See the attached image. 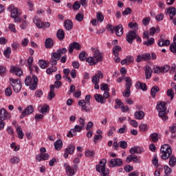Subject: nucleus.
Listing matches in <instances>:
<instances>
[{
	"label": "nucleus",
	"instance_id": "obj_1",
	"mask_svg": "<svg viewBox=\"0 0 176 176\" xmlns=\"http://www.w3.org/2000/svg\"><path fill=\"white\" fill-rule=\"evenodd\" d=\"M167 103L160 101L157 104L156 109L159 112L158 115L160 118H162V120H167L168 117H167Z\"/></svg>",
	"mask_w": 176,
	"mask_h": 176
},
{
	"label": "nucleus",
	"instance_id": "obj_2",
	"mask_svg": "<svg viewBox=\"0 0 176 176\" xmlns=\"http://www.w3.org/2000/svg\"><path fill=\"white\" fill-rule=\"evenodd\" d=\"M105 166H107V160L102 159L96 166V171H98V173H100L101 176L109 175V170Z\"/></svg>",
	"mask_w": 176,
	"mask_h": 176
},
{
	"label": "nucleus",
	"instance_id": "obj_3",
	"mask_svg": "<svg viewBox=\"0 0 176 176\" xmlns=\"http://www.w3.org/2000/svg\"><path fill=\"white\" fill-rule=\"evenodd\" d=\"M25 86H29L30 90H36L38 87V77L35 75L28 76L25 79Z\"/></svg>",
	"mask_w": 176,
	"mask_h": 176
},
{
	"label": "nucleus",
	"instance_id": "obj_4",
	"mask_svg": "<svg viewBox=\"0 0 176 176\" xmlns=\"http://www.w3.org/2000/svg\"><path fill=\"white\" fill-rule=\"evenodd\" d=\"M161 157L163 160H167L171 156L173 151L168 144H164L160 148Z\"/></svg>",
	"mask_w": 176,
	"mask_h": 176
},
{
	"label": "nucleus",
	"instance_id": "obj_5",
	"mask_svg": "<svg viewBox=\"0 0 176 176\" xmlns=\"http://www.w3.org/2000/svg\"><path fill=\"white\" fill-rule=\"evenodd\" d=\"M9 80L14 93H19L22 87L21 81L19 79H14L12 78H10Z\"/></svg>",
	"mask_w": 176,
	"mask_h": 176
},
{
	"label": "nucleus",
	"instance_id": "obj_6",
	"mask_svg": "<svg viewBox=\"0 0 176 176\" xmlns=\"http://www.w3.org/2000/svg\"><path fill=\"white\" fill-rule=\"evenodd\" d=\"M83 129V126H81L80 125H75L74 129H70L69 133L67 135V137L72 138L74 135H76V133H80Z\"/></svg>",
	"mask_w": 176,
	"mask_h": 176
},
{
	"label": "nucleus",
	"instance_id": "obj_7",
	"mask_svg": "<svg viewBox=\"0 0 176 176\" xmlns=\"http://www.w3.org/2000/svg\"><path fill=\"white\" fill-rule=\"evenodd\" d=\"M12 118L10 113H9L5 108L0 109V120L3 122L4 120H9Z\"/></svg>",
	"mask_w": 176,
	"mask_h": 176
},
{
	"label": "nucleus",
	"instance_id": "obj_8",
	"mask_svg": "<svg viewBox=\"0 0 176 176\" xmlns=\"http://www.w3.org/2000/svg\"><path fill=\"white\" fill-rule=\"evenodd\" d=\"M123 164V161L120 158H115L111 159L109 162V167H120Z\"/></svg>",
	"mask_w": 176,
	"mask_h": 176
},
{
	"label": "nucleus",
	"instance_id": "obj_9",
	"mask_svg": "<svg viewBox=\"0 0 176 176\" xmlns=\"http://www.w3.org/2000/svg\"><path fill=\"white\" fill-rule=\"evenodd\" d=\"M61 58V56L58 54L57 51L56 52H52L51 54V59H50V64L51 65H56L57 61Z\"/></svg>",
	"mask_w": 176,
	"mask_h": 176
},
{
	"label": "nucleus",
	"instance_id": "obj_10",
	"mask_svg": "<svg viewBox=\"0 0 176 176\" xmlns=\"http://www.w3.org/2000/svg\"><path fill=\"white\" fill-rule=\"evenodd\" d=\"M151 60V54H144L138 55L136 58L137 63H141V61H149Z\"/></svg>",
	"mask_w": 176,
	"mask_h": 176
},
{
	"label": "nucleus",
	"instance_id": "obj_11",
	"mask_svg": "<svg viewBox=\"0 0 176 176\" xmlns=\"http://www.w3.org/2000/svg\"><path fill=\"white\" fill-rule=\"evenodd\" d=\"M75 152V146L69 144L66 148L63 155L65 159H68V155H72Z\"/></svg>",
	"mask_w": 176,
	"mask_h": 176
},
{
	"label": "nucleus",
	"instance_id": "obj_12",
	"mask_svg": "<svg viewBox=\"0 0 176 176\" xmlns=\"http://www.w3.org/2000/svg\"><path fill=\"white\" fill-rule=\"evenodd\" d=\"M34 113V107L32 106H28L25 109V110L22 112V114L20 116V119H23L26 115H31V113Z\"/></svg>",
	"mask_w": 176,
	"mask_h": 176
},
{
	"label": "nucleus",
	"instance_id": "obj_13",
	"mask_svg": "<svg viewBox=\"0 0 176 176\" xmlns=\"http://www.w3.org/2000/svg\"><path fill=\"white\" fill-rule=\"evenodd\" d=\"M126 41L129 43H133V41L137 38V33L130 31L126 34Z\"/></svg>",
	"mask_w": 176,
	"mask_h": 176
},
{
	"label": "nucleus",
	"instance_id": "obj_14",
	"mask_svg": "<svg viewBox=\"0 0 176 176\" xmlns=\"http://www.w3.org/2000/svg\"><path fill=\"white\" fill-rule=\"evenodd\" d=\"M82 47L80 46V44L76 42H73L69 45V53L71 54L74 53V49H76V50H80V48Z\"/></svg>",
	"mask_w": 176,
	"mask_h": 176
},
{
	"label": "nucleus",
	"instance_id": "obj_15",
	"mask_svg": "<svg viewBox=\"0 0 176 176\" xmlns=\"http://www.w3.org/2000/svg\"><path fill=\"white\" fill-rule=\"evenodd\" d=\"M104 75L101 71H98V73L92 77V83H100V79H102Z\"/></svg>",
	"mask_w": 176,
	"mask_h": 176
},
{
	"label": "nucleus",
	"instance_id": "obj_16",
	"mask_svg": "<svg viewBox=\"0 0 176 176\" xmlns=\"http://www.w3.org/2000/svg\"><path fill=\"white\" fill-rule=\"evenodd\" d=\"M64 167L67 176H74L75 174V170L74 168H72L71 166L67 163L64 164Z\"/></svg>",
	"mask_w": 176,
	"mask_h": 176
},
{
	"label": "nucleus",
	"instance_id": "obj_17",
	"mask_svg": "<svg viewBox=\"0 0 176 176\" xmlns=\"http://www.w3.org/2000/svg\"><path fill=\"white\" fill-rule=\"evenodd\" d=\"M102 54L100 52V50H96L94 53V58H95L96 61L98 63H101L102 61Z\"/></svg>",
	"mask_w": 176,
	"mask_h": 176
},
{
	"label": "nucleus",
	"instance_id": "obj_18",
	"mask_svg": "<svg viewBox=\"0 0 176 176\" xmlns=\"http://www.w3.org/2000/svg\"><path fill=\"white\" fill-rule=\"evenodd\" d=\"M10 72L12 74H15L16 76H21V75H23V70L14 66H11Z\"/></svg>",
	"mask_w": 176,
	"mask_h": 176
},
{
	"label": "nucleus",
	"instance_id": "obj_19",
	"mask_svg": "<svg viewBox=\"0 0 176 176\" xmlns=\"http://www.w3.org/2000/svg\"><path fill=\"white\" fill-rule=\"evenodd\" d=\"M134 117L137 120H142L145 117V113L142 111H135L134 113Z\"/></svg>",
	"mask_w": 176,
	"mask_h": 176
},
{
	"label": "nucleus",
	"instance_id": "obj_20",
	"mask_svg": "<svg viewBox=\"0 0 176 176\" xmlns=\"http://www.w3.org/2000/svg\"><path fill=\"white\" fill-rule=\"evenodd\" d=\"M115 32L117 36H122L123 35V26L121 24L116 25Z\"/></svg>",
	"mask_w": 176,
	"mask_h": 176
},
{
	"label": "nucleus",
	"instance_id": "obj_21",
	"mask_svg": "<svg viewBox=\"0 0 176 176\" xmlns=\"http://www.w3.org/2000/svg\"><path fill=\"white\" fill-rule=\"evenodd\" d=\"M96 101L97 102H100V104H105L107 102V100L104 98V96L101 94H96L94 96Z\"/></svg>",
	"mask_w": 176,
	"mask_h": 176
},
{
	"label": "nucleus",
	"instance_id": "obj_22",
	"mask_svg": "<svg viewBox=\"0 0 176 176\" xmlns=\"http://www.w3.org/2000/svg\"><path fill=\"white\" fill-rule=\"evenodd\" d=\"M157 45L160 47H163V46H168L170 45V40H164L162 38H160Z\"/></svg>",
	"mask_w": 176,
	"mask_h": 176
},
{
	"label": "nucleus",
	"instance_id": "obj_23",
	"mask_svg": "<svg viewBox=\"0 0 176 176\" xmlns=\"http://www.w3.org/2000/svg\"><path fill=\"white\" fill-rule=\"evenodd\" d=\"M56 151H60L63 148V140H58L54 143Z\"/></svg>",
	"mask_w": 176,
	"mask_h": 176
},
{
	"label": "nucleus",
	"instance_id": "obj_24",
	"mask_svg": "<svg viewBox=\"0 0 176 176\" xmlns=\"http://www.w3.org/2000/svg\"><path fill=\"white\" fill-rule=\"evenodd\" d=\"M54 44L53 43V40H52L51 38H46L45 42V46L46 49H50L53 47Z\"/></svg>",
	"mask_w": 176,
	"mask_h": 176
},
{
	"label": "nucleus",
	"instance_id": "obj_25",
	"mask_svg": "<svg viewBox=\"0 0 176 176\" xmlns=\"http://www.w3.org/2000/svg\"><path fill=\"white\" fill-rule=\"evenodd\" d=\"M145 76L146 79H151V77L152 76V69L149 66H146Z\"/></svg>",
	"mask_w": 176,
	"mask_h": 176
},
{
	"label": "nucleus",
	"instance_id": "obj_26",
	"mask_svg": "<svg viewBox=\"0 0 176 176\" xmlns=\"http://www.w3.org/2000/svg\"><path fill=\"white\" fill-rule=\"evenodd\" d=\"M33 22L36 25L37 28H43V23H42V21H41V19H39V18H34Z\"/></svg>",
	"mask_w": 176,
	"mask_h": 176
},
{
	"label": "nucleus",
	"instance_id": "obj_27",
	"mask_svg": "<svg viewBox=\"0 0 176 176\" xmlns=\"http://www.w3.org/2000/svg\"><path fill=\"white\" fill-rule=\"evenodd\" d=\"M64 25L66 30H67V31H71V30H72L73 23L72 21H71V20H66L64 23Z\"/></svg>",
	"mask_w": 176,
	"mask_h": 176
},
{
	"label": "nucleus",
	"instance_id": "obj_28",
	"mask_svg": "<svg viewBox=\"0 0 176 176\" xmlns=\"http://www.w3.org/2000/svg\"><path fill=\"white\" fill-rule=\"evenodd\" d=\"M170 50L176 55V34L173 37V43L170 45Z\"/></svg>",
	"mask_w": 176,
	"mask_h": 176
},
{
	"label": "nucleus",
	"instance_id": "obj_29",
	"mask_svg": "<svg viewBox=\"0 0 176 176\" xmlns=\"http://www.w3.org/2000/svg\"><path fill=\"white\" fill-rule=\"evenodd\" d=\"M136 89H140L141 90H143V91H146V84L142 83L141 82H138L135 85Z\"/></svg>",
	"mask_w": 176,
	"mask_h": 176
},
{
	"label": "nucleus",
	"instance_id": "obj_30",
	"mask_svg": "<svg viewBox=\"0 0 176 176\" xmlns=\"http://www.w3.org/2000/svg\"><path fill=\"white\" fill-rule=\"evenodd\" d=\"M56 36L60 41H63L65 38V34H64V30L59 29L56 32Z\"/></svg>",
	"mask_w": 176,
	"mask_h": 176
},
{
	"label": "nucleus",
	"instance_id": "obj_31",
	"mask_svg": "<svg viewBox=\"0 0 176 176\" xmlns=\"http://www.w3.org/2000/svg\"><path fill=\"white\" fill-rule=\"evenodd\" d=\"M168 164L170 167H175L176 166V157L174 155L169 157Z\"/></svg>",
	"mask_w": 176,
	"mask_h": 176
},
{
	"label": "nucleus",
	"instance_id": "obj_32",
	"mask_svg": "<svg viewBox=\"0 0 176 176\" xmlns=\"http://www.w3.org/2000/svg\"><path fill=\"white\" fill-rule=\"evenodd\" d=\"M122 50V47L119 45H115L113 47V54H114L115 57H118L119 56V52Z\"/></svg>",
	"mask_w": 176,
	"mask_h": 176
},
{
	"label": "nucleus",
	"instance_id": "obj_33",
	"mask_svg": "<svg viewBox=\"0 0 176 176\" xmlns=\"http://www.w3.org/2000/svg\"><path fill=\"white\" fill-rule=\"evenodd\" d=\"M21 12L17 8L11 11V17H17L21 16Z\"/></svg>",
	"mask_w": 176,
	"mask_h": 176
},
{
	"label": "nucleus",
	"instance_id": "obj_34",
	"mask_svg": "<svg viewBox=\"0 0 176 176\" xmlns=\"http://www.w3.org/2000/svg\"><path fill=\"white\" fill-rule=\"evenodd\" d=\"M168 13H169V14H170V16H169L170 20H173V17H174V16H175V14H176L175 8L173 7V8H168Z\"/></svg>",
	"mask_w": 176,
	"mask_h": 176
},
{
	"label": "nucleus",
	"instance_id": "obj_35",
	"mask_svg": "<svg viewBox=\"0 0 176 176\" xmlns=\"http://www.w3.org/2000/svg\"><path fill=\"white\" fill-rule=\"evenodd\" d=\"M87 63H89V65H96V64H98L97 60H96V58L93 56H89L86 59Z\"/></svg>",
	"mask_w": 176,
	"mask_h": 176
},
{
	"label": "nucleus",
	"instance_id": "obj_36",
	"mask_svg": "<svg viewBox=\"0 0 176 176\" xmlns=\"http://www.w3.org/2000/svg\"><path fill=\"white\" fill-rule=\"evenodd\" d=\"M126 82V89H131V86L133 85V82L131 81V78L130 77L125 78Z\"/></svg>",
	"mask_w": 176,
	"mask_h": 176
},
{
	"label": "nucleus",
	"instance_id": "obj_37",
	"mask_svg": "<svg viewBox=\"0 0 176 176\" xmlns=\"http://www.w3.org/2000/svg\"><path fill=\"white\" fill-rule=\"evenodd\" d=\"M16 133H17L18 137H19V138H20V140H23V138H24V133H23V129H21V127L18 126L16 128Z\"/></svg>",
	"mask_w": 176,
	"mask_h": 176
},
{
	"label": "nucleus",
	"instance_id": "obj_38",
	"mask_svg": "<svg viewBox=\"0 0 176 176\" xmlns=\"http://www.w3.org/2000/svg\"><path fill=\"white\" fill-rule=\"evenodd\" d=\"M129 27L131 30H134V31H138V23L130 22L129 23Z\"/></svg>",
	"mask_w": 176,
	"mask_h": 176
},
{
	"label": "nucleus",
	"instance_id": "obj_39",
	"mask_svg": "<svg viewBox=\"0 0 176 176\" xmlns=\"http://www.w3.org/2000/svg\"><path fill=\"white\" fill-rule=\"evenodd\" d=\"M157 91H159V87L154 86L152 87L151 93L153 98H155V97L156 96V93H157Z\"/></svg>",
	"mask_w": 176,
	"mask_h": 176
},
{
	"label": "nucleus",
	"instance_id": "obj_40",
	"mask_svg": "<svg viewBox=\"0 0 176 176\" xmlns=\"http://www.w3.org/2000/svg\"><path fill=\"white\" fill-rule=\"evenodd\" d=\"M32 63H34V57L30 56L28 60V65L30 72H32Z\"/></svg>",
	"mask_w": 176,
	"mask_h": 176
},
{
	"label": "nucleus",
	"instance_id": "obj_41",
	"mask_svg": "<svg viewBox=\"0 0 176 176\" xmlns=\"http://www.w3.org/2000/svg\"><path fill=\"white\" fill-rule=\"evenodd\" d=\"M10 163H11V164H17L20 163V158L19 157H13L10 158Z\"/></svg>",
	"mask_w": 176,
	"mask_h": 176
},
{
	"label": "nucleus",
	"instance_id": "obj_42",
	"mask_svg": "<svg viewBox=\"0 0 176 176\" xmlns=\"http://www.w3.org/2000/svg\"><path fill=\"white\" fill-rule=\"evenodd\" d=\"M150 138L153 142H157L159 141V135L156 133H152L150 135Z\"/></svg>",
	"mask_w": 176,
	"mask_h": 176
},
{
	"label": "nucleus",
	"instance_id": "obj_43",
	"mask_svg": "<svg viewBox=\"0 0 176 176\" xmlns=\"http://www.w3.org/2000/svg\"><path fill=\"white\" fill-rule=\"evenodd\" d=\"M10 53H12V49L10 47H7L6 50L3 52V55L6 58H9L10 57Z\"/></svg>",
	"mask_w": 176,
	"mask_h": 176
},
{
	"label": "nucleus",
	"instance_id": "obj_44",
	"mask_svg": "<svg viewBox=\"0 0 176 176\" xmlns=\"http://www.w3.org/2000/svg\"><path fill=\"white\" fill-rule=\"evenodd\" d=\"M94 155H96L94 151L87 150L85 151L86 157H94Z\"/></svg>",
	"mask_w": 176,
	"mask_h": 176
},
{
	"label": "nucleus",
	"instance_id": "obj_45",
	"mask_svg": "<svg viewBox=\"0 0 176 176\" xmlns=\"http://www.w3.org/2000/svg\"><path fill=\"white\" fill-rule=\"evenodd\" d=\"M139 128H140V130L143 132L148 131L149 130V126H148V125L146 124H141L139 126Z\"/></svg>",
	"mask_w": 176,
	"mask_h": 176
},
{
	"label": "nucleus",
	"instance_id": "obj_46",
	"mask_svg": "<svg viewBox=\"0 0 176 176\" xmlns=\"http://www.w3.org/2000/svg\"><path fill=\"white\" fill-rule=\"evenodd\" d=\"M131 88H126L122 93L123 97L129 98L131 95V91H130Z\"/></svg>",
	"mask_w": 176,
	"mask_h": 176
},
{
	"label": "nucleus",
	"instance_id": "obj_47",
	"mask_svg": "<svg viewBox=\"0 0 176 176\" xmlns=\"http://www.w3.org/2000/svg\"><path fill=\"white\" fill-rule=\"evenodd\" d=\"M168 71H170V65H165L161 67L162 74H166V72H168Z\"/></svg>",
	"mask_w": 176,
	"mask_h": 176
},
{
	"label": "nucleus",
	"instance_id": "obj_48",
	"mask_svg": "<svg viewBox=\"0 0 176 176\" xmlns=\"http://www.w3.org/2000/svg\"><path fill=\"white\" fill-rule=\"evenodd\" d=\"M96 20L98 21H100V23H102L104 21V15H102V13L101 12L96 13Z\"/></svg>",
	"mask_w": 176,
	"mask_h": 176
},
{
	"label": "nucleus",
	"instance_id": "obj_49",
	"mask_svg": "<svg viewBox=\"0 0 176 176\" xmlns=\"http://www.w3.org/2000/svg\"><path fill=\"white\" fill-rule=\"evenodd\" d=\"M116 105L114 106L115 109H119V108H122V106H123V102L120 101L119 99H116Z\"/></svg>",
	"mask_w": 176,
	"mask_h": 176
},
{
	"label": "nucleus",
	"instance_id": "obj_50",
	"mask_svg": "<svg viewBox=\"0 0 176 176\" xmlns=\"http://www.w3.org/2000/svg\"><path fill=\"white\" fill-rule=\"evenodd\" d=\"M153 43H155V38H150L147 41H144L143 45H146V46H152Z\"/></svg>",
	"mask_w": 176,
	"mask_h": 176
},
{
	"label": "nucleus",
	"instance_id": "obj_51",
	"mask_svg": "<svg viewBox=\"0 0 176 176\" xmlns=\"http://www.w3.org/2000/svg\"><path fill=\"white\" fill-rule=\"evenodd\" d=\"M56 71H57V67H56V66H52L47 69L46 72L48 75H50V74H53V72H56Z\"/></svg>",
	"mask_w": 176,
	"mask_h": 176
},
{
	"label": "nucleus",
	"instance_id": "obj_52",
	"mask_svg": "<svg viewBox=\"0 0 176 176\" xmlns=\"http://www.w3.org/2000/svg\"><path fill=\"white\" fill-rule=\"evenodd\" d=\"M100 90L102 91H109V88L108 87V84L102 83L100 85Z\"/></svg>",
	"mask_w": 176,
	"mask_h": 176
},
{
	"label": "nucleus",
	"instance_id": "obj_53",
	"mask_svg": "<svg viewBox=\"0 0 176 176\" xmlns=\"http://www.w3.org/2000/svg\"><path fill=\"white\" fill-rule=\"evenodd\" d=\"M102 140V135H95L94 137V144H97L98 141H101Z\"/></svg>",
	"mask_w": 176,
	"mask_h": 176
},
{
	"label": "nucleus",
	"instance_id": "obj_54",
	"mask_svg": "<svg viewBox=\"0 0 176 176\" xmlns=\"http://www.w3.org/2000/svg\"><path fill=\"white\" fill-rule=\"evenodd\" d=\"M78 57L81 61H85L86 60V52L82 51L78 55Z\"/></svg>",
	"mask_w": 176,
	"mask_h": 176
},
{
	"label": "nucleus",
	"instance_id": "obj_55",
	"mask_svg": "<svg viewBox=\"0 0 176 176\" xmlns=\"http://www.w3.org/2000/svg\"><path fill=\"white\" fill-rule=\"evenodd\" d=\"M157 31V32H160L159 29L156 30L155 27L151 28L149 30V35H151V36H153Z\"/></svg>",
	"mask_w": 176,
	"mask_h": 176
},
{
	"label": "nucleus",
	"instance_id": "obj_56",
	"mask_svg": "<svg viewBox=\"0 0 176 176\" xmlns=\"http://www.w3.org/2000/svg\"><path fill=\"white\" fill-rule=\"evenodd\" d=\"M164 168L165 174L166 175H170V174H171V172L173 171V170L168 166L166 165L164 167Z\"/></svg>",
	"mask_w": 176,
	"mask_h": 176
},
{
	"label": "nucleus",
	"instance_id": "obj_57",
	"mask_svg": "<svg viewBox=\"0 0 176 176\" xmlns=\"http://www.w3.org/2000/svg\"><path fill=\"white\" fill-rule=\"evenodd\" d=\"M154 74H162V67L157 65L153 67Z\"/></svg>",
	"mask_w": 176,
	"mask_h": 176
},
{
	"label": "nucleus",
	"instance_id": "obj_58",
	"mask_svg": "<svg viewBox=\"0 0 176 176\" xmlns=\"http://www.w3.org/2000/svg\"><path fill=\"white\" fill-rule=\"evenodd\" d=\"M38 65L40 68H42V69H45L46 68V62H45L44 60H40L38 61Z\"/></svg>",
	"mask_w": 176,
	"mask_h": 176
},
{
	"label": "nucleus",
	"instance_id": "obj_59",
	"mask_svg": "<svg viewBox=\"0 0 176 176\" xmlns=\"http://www.w3.org/2000/svg\"><path fill=\"white\" fill-rule=\"evenodd\" d=\"M120 148L122 149H126L127 148V142L122 140L119 142Z\"/></svg>",
	"mask_w": 176,
	"mask_h": 176
},
{
	"label": "nucleus",
	"instance_id": "obj_60",
	"mask_svg": "<svg viewBox=\"0 0 176 176\" xmlns=\"http://www.w3.org/2000/svg\"><path fill=\"white\" fill-rule=\"evenodd\" d=\"M56 52H58V55L61 57L63 54H65L67 53V48H62L56 50Z\"/></svg>",
	"mask_w": 176,
	"mask_h": 176
},
{
	"label": "nucleus",
	"instance_id": "obj_61",
	"mask_svg": "<svg viewBox=\"0 0 176 176\" xmlns=\"http://www.w3.org/2000/svg\"><path fill=\"white\" fill-rule=\"evenodd\" d=\"M167 96L170 97V100H173L174 99V91L170 89L167 91Z\"/></svg>",
	"mask_w": 176,
	"mask_h": 176
},
{
	"label": "nucleus",
	"instance_id": "obj_62",
	"mask_svg": "<svg viewBox=\"0 0 176 176\" xmlns=\"http://www.w3.org/2000/svg\"><path fill=\"white\" fill-rule=\"evenodd\" d=\"M8 28L11 31V32H14V34L17 32V30H16V26L14 25V24H12V23L9 24Z\"/></svg>",
	"mask_w": 176,
	"mask_h": 176
},
{
	"label": "nucleus",
	"instance_id": "obj_63",
	"mask_svg": "<svg viewBox=\"0 0 176 176\" xmlns=\"http://www.w3.org/2000/svg\"><path fill=\"white\" fill-rule=\"evenodd\" d=\"M130 122V124L133 126V127H138V122L135 120H129Z\"/></svg>",
	"mask_w": 176,
	"mask_h": 176
},
{
	"label": "nucleus",
	"instance_id": "obj_64",
	"mask_svg": "<svg viewBox=\"0 0 176 176\" xmlns=\"http://www.w3.org/2000/svg\"><path fill=\"white\" fill-rule=\"evenodd\" d=\"M76 20H77V21H82L83 20V14H77L76 16Z\"/></svg>",
	"mask_w": 176,
	"mask_h": 176
}]
</instances>
